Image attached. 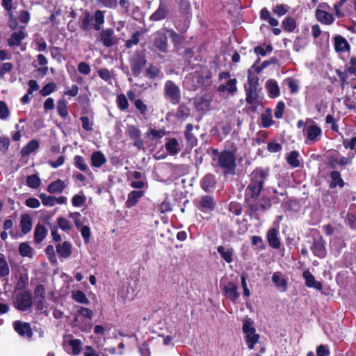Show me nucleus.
Wrapping results in <instances>:
<instances>
[{
  "label": "nucleus",
  "instance_id": "1",
  "mask_svg": "<svg viewBox=\"0 0 356 356\" xmlns=\"http://www.w3.org/2000/svg\"><path fill=\"white\" fill-rule=\"evenodd\" d=\"M237 152V145L233 142L229 144L227 149L221 152H219L218 149H212L213 167L222 169L224 175H234L236 167Z\"/></svg>",
  "mask_w": 356,
  "mask_h": 356
},
{
  "label": "nucleus",
  "instance_id": "2",
  "mask_svg": "<svg viewBox=\"0 0 356 356\" xmlns=\"http://www.w3.org/2000/svg\"><path fill=\"white\" fill-rule=\"evenodd\" d=\"M269 176L268 168H255L249 175V183L245 190V196H260Z\"/></svg>",
  "mask_w": 356,
  "mask_h": 356
},
{
  "label": "nucleus",
  "instance_id": "3",
  "mask_svg": "<svg viewBox=\"0 0 356 356\" xmlns=\"http://www.w3.org/2000/svg\"><path fill=\"white\" fill-rule=\"evenodd\" d=\"M245 196L244 202L247 206V213L251 219L259 220V211H266L272 207L271 199L263 196Z\"/></svg>",
  "mask_w": 356,
  "mask_h": 356
},
{
  "label": "nucleus",
  "instance_id": "4",
  "mask_svg": "<svg viewBox=\"0 0 356 356\" xmlns=\"http://www.w3.org/2000/svg\"><path fill=\"white\" fill-rule=\"evenodd\" d=\"M81 29L83 31H88L92 28L95 31H100L102 25L104 24V12L97 10L92 15L89 12H86L83 17H81Z\"/></svg>",
  "mask_w": 356,
  "mask_h": 356
},
{
  "label": "nucleus",
  "instance_id": "5",
  "mask_svg": "<svg viewBox=\"0 0 356 356\" xmlns=\"http://www.w3.org/2000/svg\"><path fill=\"white\" fill-rule=\"evenodd\" d=\"M168 47V35L165 29L155 32L153 35L152 50L156 53L160 58H162V54H167L169 52Z\"/></svg>",
  "mask_w": 356,
  "mask_h": 356
},
{
  "label": "nucleus",
  "instance_id": "6",
  "mask_svg": "<svg viewBox=\"0 0 356 356\" xmlns=\"http://www.w3.org/2000/svg\"><path fill=\"white\" fill-rule=\"evenodd\" d=\"M312 238V246L310 248L314 256L323 259L326 257L325 241L317 229H312L311 232Z\"/></svg>",
  "mask_w": 356,
  "mask_h": 356
},
{
  "label": "nucleus",
  "instance_id": "7",
  "mask_svg": "<svg viewBox=\"0 0 356 356\" xmlns=\"http://www.w3.org/2000/svg\"><path fill=\"white\" fill-rule=\"evenodd\" d=\"M33 296L29 291L17 292L15 296V307L20 312L28 311L33 305Z\"/></svg>",
  "mask_w": 356,
  "mask_h": 356
},
{
  "label": "nucleus",
  "instance_id": "8",
  "mask_svg": "<svg viewBox=\"0 0 356 356\" xmlns=\"http://www.w3.org/2000/svg\"><path fill=\"white\" fill-rule=\"evenodd\" d=\"M195 207L201 212L207 213L215 210L216 202L214 197L210 195H204L193 201Z\"/></svg>",
  "mask_w": 356,
  "mask_h": 356
},
{
  "label": "nucleus",
  "instance_id": "9",
  "mask_svg": "<svg viewBox=\"0 0 356 356\" xmlns=\"http://www.w3.org/2000/svg\"><path fill=\"white\" fill-rule=\"evenodd\" d=\"M312 122L305 129V136L310 143H315L321 140L322 129L312 119L307 118L306 123Z\"/></svg>",
  "mask_w": 356,
  "mask_h": 356
},
{
  "label": "nucleus",
  "instance_id": "10",
  "mask_svg": "<svg viewBox=\"0 0 356 356\" xmlns=\"http://www.w3.org/2000/svg\"><path fill=\"white\" fill-rule=\"evenodd\" d=\"M165 99H170L172 104H178L181 101V93L178 86L173 81L168 80L164 86Z\"/></svg>",
  "mask_w": 356,
  "mask_h": 356
},
{
  "label": "nucleus",
  "instance_id": "11",
  "mask_svg": "<svg viewBox=\"0 0 356 356\" xmlns=\"http://www.w3.org/2000/svg\"><path fill=\"white\" fill-rule=\"evenodd\" d=\"M34 304L35 309L42 312L47 308L46 305V289L43 284H38L34 289Z\"/></svg>",
  "mask_w": 356,
  "mask_h": 356
},
{
  "label": "nucleus",
  "instance_id": "12",
  "mask_svg": "<svg viewBox=\"0 0 356 356\" xmlns=\"http://www.w3.org/2000/svg\"><path fill=\"white\" fill-rule=\"evenodd\" d=\"M97 40L102 42L105 47H111L118 42V39L112 28L102 29L99 32Z\"/></svg>",
  "mask_w": 356,
  "mask_h": 356
},
{
  "label": "nucleus",
  "instance_id": "13",
  "mask_svg": "<svg viewBox=\"0 0 356 356\" xmlns=\"http://www.w3.org/2000/svg\"><path fill=\"white\" fill-rule=\"evenodd\" d=\"M125 134L130 139L134 140V146L137 147L138 149H144V141L140 138L141 131L138 127L135 125H127Z\"/></svg>",
  "mask_w": 356,
  "mask_h": 356
},
{
  "label": "nucleus",
  "instance_id": "14",
  "mask_svg": "<svg viewBox=\"0 0 356 356\" xmlns=\"http://www.w3.org/2000/svg\"><path fill=\"white\" fill-rule=\"evenodd\" d=\"M146 63L145 54L143 52H136L131 60V70L135 77H138L140 74Z\"/></svg>",
  "mask_w": 356,
  "mask_h": 356
},
{
  "label": "nucleus",
  "instance_id": "15",
  "mask_svg": "<svg viewBox=\"0 0 356 356\" xmlns=\"http://www.w3.org/2000/svg\"><path fill=\"white\" fill-rule=\"evenodd\" d=\"M14 330L22 337L31 339L33 332L31 324L27 322H22L21 321H15L13 323Z\"/></svg>",
  "mask_w": 356,
  "mask_h": 356
},
{
  "label": "nucleus",
  "instance_id": "16",
  "mask_svg": "<svg viewBox=\"0 0 356 356\" xmlns=\"http://www.w3.org/2000/svg\"><path fill=\"white\" fill-rule=\"evenodd\" d=\"M170 14L168 4L165 1H160L158 8L150 15L149 19L153 22L166 19Z\"/></svg>",
  "mask_w": 356,
  "mask_h": 356
},
{
  "label": "nucleus",
  "instance_id": "17",
  "mask_svg": "<svg viewBox=\"0 0 356 356\" xmlns=\"http://www.w3.org/2000/svg\"><path fill=\"white\" fill-rule=\"evenodd\" d=\"M216 185V177L213 174L205 175L200 181V186L202 190L207 193L213 191Z\"/></svg>",
  "mask_w": 356,
  "mask_h": 356
},
{
  "label": "nucleus",
  "instance_id": "18",
  "mask_svg": "<svg viewBox=\"0 0 356 356\" xmlns=\"http://www.w3.org/2000/svg\"><path fill=\"white\" fill-rule=\"evenodd\" d=\"M246 102L252 106V110L254 112L257 109V104L259 103L257 88H245Z\"/></svg>",
  "mask_w": 356,
  "mask_h": 356
},
{
  "label": "nucleus",
  "instance_id": "19",
  "mask_svg": "<svg viewBox=\"0 0 356 356\" xmlns=\"http://www.w3.org/2000/svg\"><path fill=\"white\" fill-rule=\"evenodd\" d=\"M223 291L225 296L233 302H235L239 298L240 294L238 291V286L233 282H228V284L223 287Z\"/></svg>",
  "mask_w": 356,
  "mask_h": 356
},
{
  "label": "nucleus",
  "instance_id": "20",
  "mask_svg": "<svg viewBox=\"0 0 356 356\" xmlns=\"http://www.w3.org/2000/svg\"><path fill=\"white\" fill-rule=\"evenodd\" d=\"M302 277L305 280V286L308 288H314L318 291L323 289L321 282L316 280L314 276L308 270L303 272Z\"/></svg>",
  "mask_w": 356,
  "mask_h": 356
},
{
  "label": "nucleus",
  "instance_id": "21",
  "mask_svg": "<svg viewBox=\"0 0 356 356\" xmlns=\"http://www.w3.org/2000/svg\"><path fill=\"white\" fill-rule=\"evenodd\" d=\"M107 161L106 156L101 151L97 150L92 153L90 164L92 168H99Z\"/></svg>",
  "mask_w": 356,
  "mask_h": 356
},
{
  "label": "nucleus",
  "instance_id": "22",
  "mask_svg": "<svg viewBox=\"0 0 356 356\" xmlns=\"http://www.w3.org/2000/svg\"><path fill=\"white\" fill-rule=\"evenodd\" d=\"M334 46L337 52L349 51L350 45L345 38L340 35L334 37Z\"/></svg>",
  "mask_w": 356,
  "mask_h": 356
},
{
  "label": "nucleus",
  "instance_id": "23",
  "mask_svg": "<svg viewBox=\"0 0 356 356\" xmlns=\"http://www.w3.org/2000/svg\"><path fill=\"white\" fill-rule=\"evenodd\" d=\"M26 33L20 30L13 32L10 38L8 40V45L12 47H19L21 45L22 40L26 38Z\"/></svg>",
  "mask_w": 356,
  "mask_h": 356
},
{
  "label": "nucleus",
  "instance_id": "24",
  "mask_svg": "<svg viewBox=\"0 0 356 356\" xmlns=\"http://www.w3.org/2000/svg\"><path fill=\"white\" fill-rule=\"evenodd\" d=\"M145 194L143 191H132L128 194V197L125 202L126 207L131 208L136 206L140 198Z\"/></svg>",
  "mask_w": 356,
  "mask_h": 356
},
{
  "label": "nucleus",
  "instance_id": "25",
  "mask_svg": "<svg viewBox=\"0 0 356 356\" xmlns=\"http://www.w3.org/2000/svg\"><path fill=\"white\" fill-rule=\"evenodd\" d=\"M316 17L318 22L325 25L332 24L334 20L332 13L318 8L316 10Z\"/></svg>",
  "mask_w": 356,
  "mask_h": 356
},
{
  "label": "nucleus",
  "instance_id": "26",
  "mask_svg": "<svg viewBox=\"0 0 356 356\" xmlns=\"http://www.w3.org/2000/svg\"><path fill=\"white\" fill-rule=\"evenodd\" d=\"M330 177L331 179L330 183V188H334L337 186H339L340 188H343L345 186V181H343V178L341 177V173L338 170H332L330 172Z\"/></svg>",
  "mask_w": 356,
  "mask_h": 356
},
{
  "label": "nucleus",
  "instance_id": "27",
  "mask_svg": "<svg viewBox=\"0 0 356 356\" xmlns=\"http://www.w3.org/2000/svg\"><path fill=\"white\" fill-rule=\"evenodd\" d=\"M56 249L58 256L62 258H68L72 254V244L69 241L58 244Z\"/></svg>",
  "mask_w": 356,
  "mask_h": 356
},
{
  "label": "nucleus",
  "instance_id": "28",
  "mask_svg": "<svg viewBox=\"0 0 356 356\" xmlns=\"http://www.w3.org/2000/svg\"><path fill=\"white\" fill-rule=\"evenodd\" d=\"M277 234L278 232L275 228H270L267 232L268 243L273 249H279L281 245Z\"/></svg>",
  "mask_w": 356,
  "mask_h": 356
},
{
  "label": "nucleus",
  "instance_id": "29",
  "mask_svg": "<svg viewBox=\"0 0 356 356\" xmlns=\"http://www.w3.org/2000/svg\"><path fill=\"white\" fill-rule=\"evenodd\" d=\"M217 251L220 254V257L228 264H230L233 261V256L234 254V250L233 248L229 247L225 248L222 245H219L217 247Z\"/></svg>",
  "mask_w": 356,
  "mask_h": 356
},
{
  "label": "nucleus",
  "instance_id": "30",
  "mask_svg": "<svg viewBox=\"0 0 356 356\" xmlns=\"http://www.w3.org/2000/svg\"><path fill=\"white\" fill-rule=\"evenodd\" d=\"M266 87L270 98H276L280 95V87L274 79H269L266 83Z\"/></svg>",
  "mask_w": 356,
  "mask_h": 356
},
{
  "label": "nucleus",
  "instance_id": "31",
  "mask_svg": "<svg viewBox=\"0 0 356 356\" xmlns=\"http://www.w3.org/2000/svg\"><path fill=\"white\" fill-rule=\"evenodd\" d=\"M19 224L22 232L24 234H26L30 232L33 225L32 218L30 215L27 213L22 214L21 216Z\"/></svg>",
  "mask_w": 356,
  "mask_h": 356
},
{
  "label": "nucleus",
  "instance_id": "32",
  "mask_svg": "<svg viewBox=\"0 0 356 356\" xmlns=\"http://www.w3.org/2000/svg\"><path fill=\"white\" fill-rule=\"evenodd\" d=\"M40 147V143L36 139L30 140L24 147L21 149L22 156L30 155L31 153L38 149Z\"/></svg>",
  "mask_w": 356,
  "mask_h": 356
},
{
  "label": "nucleus",
  "instance_id": "33",
  "mask_svg": "<svg viewBox=\"0 0 356 356\" xmlns=\"http://www.w3.org/2000/svg\"><path fill=\"white\" fill-rule=\"evenodd\" d=\"M47 228L40 224L36 225L34 229V241L36 243H40L47 235Z\"/></svg>",
  "mask_w": 356,
  "mask_h": 356
},
{
  "label": "nucleus",
  "instance_id": "34",
  "mask_svg": "<svg viewBox=\"0 0 356 356\" xmlns=\"http://www.w3.org/2000/svg\"><path fill=\"white\" fill-rule=\"evenodd\" d=\"M193 130V125L192 124H187L186 126V130L184 132V136L187 141V143L191 147H194L197 144V140L192 133Z\"/></svg>",
  "mask_w": 356,
  "mask_h": 356
},
{
  "label": "nucleus",
  "instance_id": "35",
  "mask_svg": "<svg viewBox=\"0 0 356 356\" xmlns=\"http://www.w3.org/2000/svg\"><path fill=\"white\" fill-rule=\"evenodd\" d=\"M65 188V182L61 179H57L51 182L47 186V191L49 193H61Z\"/></svg>",
  "mask_w": 356,
  "mask_h": 356
},
{
  "label": "nucleus",
  "instance_id": "36",
  "mask_svg": "<svg viewBox=\"0 0 356 356\" xmlns=\"http://www.w3.org/2000/svg\"><path fill=\"white\" fill-rule=\"evenodd\" d=\"M74 165L77 169L82 172L91 173L84 158L82 156L76 155L74 157Z\"/></svg>",
  "mask_w": 356,
  "mask_h": 356
},
{
  "label": "nucleus",
  "instance_id": "37",
  "mask_svg": "<svg viewBox=\"0 0 356 356\" xmlns=\"http://www.w3.org/2000/svg\"><path fill=\"white\" fill-rule=\"evenodd\" d=\"M179 143L175 138H170L165 144V147L168 153L172 155H176L179 153Z\"/></svg>",
  "mask_w": 356,
  "mask_h": 356
},
{
  "label": "nucleus",
  "instance_id": "38",
  "mask_svg": "<svg viewBox=\"0 0 356 356\" xmlns=\"http://www.w3.org/2000/svg\"><path fill=\"white\" fill-rule=\"evenodd\" d=\"M72 298L76 302L88 305L90 303L89 299L82 291H73L72 292Z\"/></svg>",
  "mask_w": 356,
  "mask_h": 356
},
{
  "label": "nucleus",
  "instance_id": "39",
  "mask_svg": "<svg viewBox=\"0 0 356 356\" xmlns=\"http://www.w3.org/2000/svg\"><path fill=\"white\" fill-rule=\"evenodd\" d=\"M10 268L3 254L0 253V277L8 276Z\"/></svg>",
  "mask_w": 356,
  "mask_h": 356
},
{
  "label": "nucleus",
  "instance_id": "40",
  "mask_svg": "<svg viewBox=\"0 0 356 356\" xmlns=\"http://www.w3.org/2000/svg\"><path fill=\"white\" fill-rule=\"evenodd\" d=\"M261 124L264 128H268L272 126L274 123V121L272 118L271 115V110L270 108H267L266 110V113H262L261 115Z\"/></svg>",
  "mask_w": 356,
  "mask_h": 356
},
{
  "label": "nucleus",
  "instance_id": "41",
  "mask_svg": "<svg viewBox=\"0 0 356 356\" xmlns=\"http://www.w3.org/2000/svg\"><path fill=\"white\" fill-rule=\"evenodd\" d=\"M165 31H166V34H169L172 42L174 44L175 46L181 44L184 40V38L181 36L180 34L177 33L173 29H165Z\"/></svg>",
  "mask_w": 356,
  "mask_h": 356
},
{
  "label": "nucleus",
  "instance_id": "42",
  "mask_svg": "<svg viewBox=\"0 0 356 356\" xmlns=\"http://www.w3.org/2000/svg\"><path fill=\"white\" fill-rule=\"evenodd\" d=\"M194 104L197 111H203L210 107V101L204 97H200L195 100Z\"/></svg>",
  "mask_w": 356,
  "mask_h": 356
},
{
  "label": "nucleus",
  "instance_id": "43",
  "mask_svg": "<svg viewBox=\"0 0 356 356\" xmlns=\"http://www.w3.org/2000/svg\"><path fill=\"white\" fill-rule=\"evenodd\" d=\"M58 114L63 118H65L68 115V108L65 99H60L57 102Z\"/></svg>",
  "mask_w": 356,
  "mask_h": 356
},
{
  "label": "nucleus",
  "instance_id": "44",
  "mask_svg": "<svg viewBox=\"0 0 356 356\" xmlns=\"http://www.w3.org/2000/svg\"><path fill=\"white\" fill-rule=\"evenodd\" d=\"M160 74L163 75L159 67L156 65H154L153 64H151L147 68L145 72V76L152 80H154L158 76H159Z\"/></svg>",
  "mask_w": 356,
  "mask_h": 356
},
{
  "label": "nucleus",
  "instance_id": "45",
  "mask_svg": "<svg viewBox=\"0 0 356 356\" xmlns=\"http://www.w3.org/2000/svg\"><path fill=\"white\" fill-rule=\"evenodd\" d=\"M19 253L22 257L31 258L33 257V248L26 242H22L19 246Z\"/></svg>",
  "mask_w": 356,
  "mask_h": 356
},
{
  "label": "nucleus",
  "instance_id": "46",
  "mask_svg": "<svg viewBox=\"0 0 356 356\" xmlns=\"http://www.w3.org/2000/svg\"><path fill=\"white\" fill-rule=\"evenodd\" d=\"M142 33L139 31L134 32L131 38L125 41L124 46L127 49H131L133 46L137 45L140 42V38Z\"/></svg>",
  "mask_w": 356,
  "mask_h": 356
},
{
  "label": "nucleus",
  "instance_id": "47",
  "mask_svg": "<svg viewBox=\"0 0 356 356\" xmlns=\"http://www.w3.org/2000/svg\"><path fill=\"white\" fill-rule=\"evenodd\" d=\"M299 153L298 151L293 150L291 152L286 158L287 163L292 168H298L300 166V161L298 159Z\"/></svg>",
  "mask_w": 356,
  "mask_h": 356
},
{
  "label": "nucleus",
  "instance_id": "48",
  "mask_svg": "<svg viewBox=\"0 0 356 356\" xmlns=\"http://www.w3.org/2000/svg\"><path fill=\"white\" fill-rule=\"evenodd\" d=\"M282 28L285 31L293 32L296 28L295 19L291 17H287L282 21Z\"/></svg>",
  "mask_w": 356,
  "mask_h": 356
},
{
  "label": "nucleus",
  "instance_id": "49",
  "mask_svg": "<svg viewBox=\"0 0 356 356\" xmlns=\"http://www.w3.org/2000/svg\"><path fill=\"white\" fill-rule=\"evenodd\" d=\"M41 184V180L37 175H29L26 177V184L29 188H38Z\"/></svg>",
  "mask_w": 356,
  "mask_h": 356
},
{
  "label": "nucleus",
  "instance_id": "50",
  "mask_svg": "<svg viewBox=\"0 0 356 356\" xmlns=\"http://www.w3.org/2000/svg\"><path fill=\"white\" fill-rule=\"evenodd\" d=\"M56 87L57 86L55 82H49L42 88L40 90V94L43 97L48 96L56 90Z\"/></svg>",
  "mask_w": 356,
  "mask_h": 356
},
{
  "label": "nucleus",
  "instance_id": "51",
  "mask_svg": "<svg viewBox=\"0 0 356 356\" xmlns=\"http://www.w3.org/2000/svg\"><path fill=\"white\" fill-rule=\"evenodd\" d=\"M190 115V109L184 104H180L177 110L176 118L180 120H185Z\"/></svg>",
  "mask_w": 356,
  "mask_h": 356
},
{
  "label": "nucleus",
  "instance_id": "52",
  "mask_svg": "<svg viewBox=\"0 0 356 356\" xmlns=\"http://www.w3.org/2000/svg\"><path fill=\"white\" fill-rule=\"evenodd\" d=\"M131 3L129 0H119L118 2V7L119 6V11L124 15H129L131 11Z\"/></svg>",
  "mask_w": 356,
  "mask_h": 356
},
{
  "label": "nucleus",
  "instance_id": "53",
  "mask_svg": "<svg viewBox=\"0 0 356 356\" xmlns=\"http://www.w3.org/2000/svg\"><path fill=\"white\" fill-rule=\"evenodd\" d=\"M28 276L27 275H20L16 283L15 286V291H26V289L28 286Z\"/></svg>",
  "mask_w": 356,
  "mask_h": 356
},
{
  "label": "nucleus",
  "instance_id": "54",
  "mask_svg": "<svg viewBox=\"0 0 356 356\" xmlns=\"http://www.w3.org/2000/svg\"><path fill=\"white\" fill-rule=\"evenodd\" d=\"M75 308L78 315L83 316L90 321L92 319L94 312L92 309L81 306H76Z\"/></svg>",
  "mask_w": 356,
  "mask_h": 356
},
{
  "label": "nucleus",
  "instance_id": "55",
  "mask_svg": "<svg viewBox=\"0 0 356 356\" xmlns=\"http://www.w3.org/2000/svg\"><path fill=\"white\" fill-rule=\"evenodd\" d=\"M273 12L278 17H282L286 15L289 10V6L286 4H277L273 8Z\"/></svg>",
  "mask_w": 356,
  "mask_h": 356
},
{
  "label": "nucleus",
  "instance_id": "56",
  "mask_svg": "<svg viewBox=\"0 0 356 356\" xmlns=\"http://www.w3.org/2000/svg\"><path fill=\"white\" fill-rule=\"evenodd\" d=\"M116 103L120 111H125L129 107V102L124 94H120L117 96Z\"/></svg>",
  "mask_w": 356,
  "mask_h": 356
},
{
  "label": "nucleus",
  "instance_id": "57",
  "mask_svg": "<svg viewBox=\"0 0 356 356\" xmlns=\"http://www.w3.org/2000/svg\"><path fill=\"white\" fill-rule=\"evenodd\" d=\"M13 0H2L1 6L3 7L5 10L8 13L11 20H13L16 23V18L14 17L13 13Z\"/></svg>",
  "mask_w": 356,
  "mask_h": 356
},
{
  "label": "nucleus",
  "instance_id": "58",
  "mask_svg": "<svg viewBox=\"0 0 356 356\" xmlns=\"http://www.w3.org/2000/svg\"><path fill=\"white\" fill-rule=\"evenodd\" d=\"M273 47L271 44H267L265 46V47L261 45H258L254 48V52L257 55L265 56L267 54V53H270L273 51Z\"/></svg>",
  "mask_w": 356,
  "mask_h": 356
},
{
  "label": "nucleus",
  "instance_id": "59",
  "mask_svg": "<svg viewBox=\"0 0 356 356\" xmlns=\"http://www.w3.org/2000/svg\"><path fill=\"white\" fill-rule=\"evenodd\" d=\"M248 86L245 88H257L259 86V77L257 75H254L251 72V70L248 71Z\"/></svg>",
  "mask_w": 356,
  "mask_h": 356
},
{
  "label": "nucleus",
  "instance_id": "60",
  "mask_svg": "<svg viewBox=\"0 0 356 356\" xmlns=\"http://www.w3.org/2000/svg\"><path fill=\"white\" fill-rule=\"evenodd\" d=\"M327 168L332 170H337V167L339 166V158L337 155H330L327 157L326 162Z\"/></svg>",
  "mask_w": 356,
  "mask_h": 356
},
{
  "label": "nucleus",
  "instance_id": "61",
  "mask_svg": "<svg viewBox=\"0 0 356 356\" xmlns=\"http://www.w3.org/2000/svg\"><path fill=\"white\" fill-rule=\"evenodd\" d=\"M43 205L53 207L55 205V197L47 195L45 193H40L39 195Z\"/></svg>",
  "mask_w": 356,
  "mask_h": 356
},
{
  "label": "nucleus",
  "instance_id": "62",
  "mask_svg": "<svg viewBox=\"0 0 356 356\" xmlns=\"http://www.w3.org/2000/svg\"><path fill=\"white\" fill-rule=\"evenodd\" d=\"M242 206L237 202L232 201L229 204V211L235 216H239L242 212Z\"/></svg>",
  "mask_w": 356,
  "mask_h": 356
},
{
  "label": "nucleus",
  "instance_id": "63",
  "mask_svg": "<svg viewBox=\"0 0 356 356\" xmlns=\"http://www.w3.org/2000/svg\"><path fill=\"white\" fill-rule=\"evenodd\" d=\"M345 222L351 229H356V216L353 213L348 212Z\"/></svg>",
  "mask_w": 356,
  "mask_h": 356
},
{
  "label": "nucleus",
  "instance_id": "64",
  "mask_svg": "<svg viewBox=\"0 0 356 356\" xmlns=\"http://www.w3.org/2000/svg\"><path fill=\"white\" fill-rule=\"evenodd\" d=\"M342 144L345 149L354 150L356 147V136H353L351 138H343Z\"/></svg>",
  "mask_w": 356,
  "mask_h": 356
}]
</instances>
